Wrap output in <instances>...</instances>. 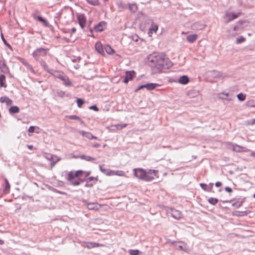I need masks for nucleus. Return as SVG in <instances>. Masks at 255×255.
Masks as SVG:
<instances>
[{"instance_id": "33", "label": "nucleus", "mask_w": 255, "mask_h": 255, "mask_svg": "<svg viewBox=\"0 0 255 255\" xmlns=\"http://www.w3.org/2000/svg\"><path fill=\"white\" fill-rule=\"evenodd\" d=\"M246 105L250 107H255V100H251L247 102Z\"/></svg>"}, {"instance_id": "55", "label": "nucleus", "mask_w": 255, "mask_h": 255, "mask_svg": "<svg viewBox=\"0 0 255 255\" xmlns=\"http://www.w3.org/2000/svg\"><path fill=\"white\" fill-rule=\"evenodd\" d=\"M225 190L226 192L229 193H231L232 191V188L229 187H226Z\"/></svg>"}, {"instance_id": "60", "label": "nucleus", "mask_w": 255, "mask_h": 255, "mask_svg": "<svg viewBox=\"0 0 255 255\" xmlns=\"http://www.w3.org/2000/svg\"><path fill=\"white\" fill-rule=\"evenodd\" d=\"M215 186L217 187H219L220 186H222V183L221 182H217L216 183H215Z\"/></svg>"}, {"instance_id": "53", "label": "nucleus", "mask_w": 255, "mask_h": 255, "mask_svg": "<svg viewBox=\"0 0 255 255\" xmlns=\"http://www.w3.org/2000/svg\"><path fill=\"white\" fill-rule=\"evenodd\" d=\"M35 127L34 126H30L28 130V131L30 133H33L34 131Z\"/></svg>"}, {"instance_id": "39", "label": "nucleus", "mask_w": 255, "mask_h": 255, "mask_svg": "<svg viewBox=\"0 0 255 255\" xmlns=\"http://www.w3.org/2000/svg\"><path fill=\"white\" fill-rule=\"evenodd\" d=\"M86 1L93 5H98L99 4L98 0H86Z\"/></svg>"}, {"instance_id": "27", "label": "nucleus", "mask_w": 255, "mask_h": 255, "mask_svg": "<svg viewBox=\"0 0 255 255\" xmlns=\"http://www.w3.org/2000/svg\"><path fill=\"white\" fill-rule=\"evenodd\" d=\"M40 64L41 66L42 67V68L44 69V70H45L47 72L49 73L50 71L52 70L49 69L48 65H47L46 62L43 60L40 61Z\"/></svg>"}, {"instance_id": "48", "label": "nucleus", "mask_w": 255, "mask_h": 255, "mask_svg": "<svg viewBox=\"0 0 255 255\" xmlns=\"http://www.w3.org/2000/svg\"><path fill=\"white\" fill-rule=\"evenodd\" d=\"M97 246H98V244H96V243H88L87 246V247L88 248H95Z\"/></svg>"}, {"instance_id": "8", "label": "nucleus", "mask_w": 255, "mask_h": 255, "mask_svg": "<svg viewBox=\"0 0 255 255\" xmlns=\"http://www.w3.org/2000/svg\"><path fill=\"white\" fill-rule=\"evenodd\" d=\"M77 19L80 27L83 29L85 27L86 21V16L84 14H78Z\"/></svg>"}, {"instance_id": "35", "label": "nucleus", "mask_w": 255, "mask_h": 255, "mask_svg": "<svg viewBox=\"0 0 255 255\" xmlns=\"http://www.w3.org/2000/svg\"><path fill=\"white\" fill-rule=\"evenodd\" d=\"M140 253V251L138 250H129V254L130 255H139Z\"/></svg>"}, {"instance_id": "10", "label": "nucleus", "mask_w": 255, "mask_h": 255, "mask_svg": "<svg viewBox=\"0 0 255 255\" xmlns=\"http://www.w3.org/2000/svg\"><path fill=\"white\" fill-rule=\"evenodd\" d=\"M85 205L89 210H97L99 209V205L96 202L88 203L84 201Z\"/></svg>"}, {"instance_id": "17", "label": "nucleus", "mask_w": 255, "mask_h": 255, "mask_svg": "<svg viewBox=\"0 0 255 255\" xmlns=\"http://www.w3.org/2000/svg\"><path fill=\"white\" fill-rule=\"evenodd\" d=\"M177 82L182 85H186L188 84L189 82V79L186 75H183L181 76Z\"/></svg>"}, {"instance_id": "22", "label": "nucleus", "mask_w": 255, "mask_h": 255, "mask_svg": "<svg viewBox=\"0 0 255 255\" xmlns=\"http://www.w3.org/2000/svg\"><path fill=\"white\" fill-rule=\"evenodd\" d=\"M198 35L196 34H190L187 36V40L190 43L194 42L197 39Z\"/></svg>"}, {"instance_id": "18", "label": "nucleus", "mask_w": 255, "mask_h": 255, "mask_svg": "<svg viewBox=\"0 0 255 255\" xmlns=\"http://www.w3.org/2000/svg\"><path fill=\"white\" fill-rule=\"evenodd\" d=\"M0 102L1 103H5L7 106L11 105L13 103L12 100L6 96L1 97L0 98Z\"/></svg>"}, {"instance_id": "45", "label": "nucleus", "mask_w": 255, "mask_h": 255, "mask_svg": "<svg viewBox=\"0 0 255 255\" xmlns=\"http://www.w3.org/2000/svg\"><path fill=\"white\" fill-rule=\"evenodd\" d=\"M23 64L27 67L28 70H29L32 73H34V70H33L32 67L29 64H28L26 62L23 63Z\"/></svg>"}, {"instance_id": "23", "label": "nucleus", "mask_w": 255, "mask_h": 255, "mask_svg": "<svg viewBox=\"0 0 255 255\" xmlns=\"http://www.w3.org/2000/svg\"><path fill=\"white\" fill-rule=\"evenodd\" d=\"M8 111L10 114H16L19 112V109L17 106H14L11 107L8 109Z\"/></svg>"}, {"instance_id": "13", "label": "nucleus", "mask_w": 255, "mask_h": 255, "mask_svg": "<svg viewBox=\"0 0 255 255\" xmlns=\"http://www.w3.org/2000/svg\"><path fill=\"white\" fill-rule=\"evenodd\" d=\"M0 69L1 71L4 73H7L9 71L8 67L7 66L4 60H0Z\"/></svg>"}, {"instance_id": "61", "label": "nucleus", "mask_w": 255, "mask_h": 255, "mask_svg": "<svg viewBox=\"0 0 255 255\" xmlns=\"http://www.w3.org/2000/svg\"><path fill=\"white\" fill-rule=\"evenodd\" d=\"M129 7L131 9L135 10L136 9V6L135 4H132L131 5H130Z\"/></svg>"}, {"instance_id": "62", "label": "nucleus", "mask_w": 255, "mask_h": 255, "mask_svg": "<svg viewBox=\"0 0 255 255\" xmlns=\"http://www.w3.org/2000/svg\"><path fill=\"white\" fill-rule=\"evenodd\" d=\"M250 156L252 157H255V152H254L253 151H251Z\"/></svg>"}, {"instance_id": "29", "label": "nucleus", "mask_w": 255, "mask_h": 255, "mask_svg": "<svg viewBox=\"0 0 255 255\" xmlns=\"http://www.w3.org/2000/svg\"><path fill=\"white\" fill-rule=\"evenodd\" d=\"M106 52L109 54H112L114 53V49L109 45H106L104 47Z\"/></svg>"}, {"instance_id": "30", "label": "nucleus", "mask_w": 255, "mask_h": 255, "mask_svg": "<svg viewBox=\"0 0 255 255\" xmlns=\"http://www.w3.org/2000/svg\"><path fill=\"white\" fill-rule=\"evenodd\" d=\"M158 29V25L155 23H152L151 27L149 29L148 34H150L152 31L156 32Z\"/></svg>"}, {"instance_id": "1", "label": "nucleus", "mask_w": 255, "mask_h": 255, "mask_svg": "<svg viewBox=\"0 0 255 255\" xmlns=\"http://www.w3.org/2000/svg\"><path fill=\"white\" fill-rule=\"evenodd\" d=\"M148 61L151 66L156 68L159 71L163 69H168L172 66V63L162 53H154L148 57Z\"/></svg>"}, {"instance_id": "37", "label": "nucleus", "mask_w": 255, "mask_h": 255, "mask_svg": "<svg viewBox=\"0 0 255 255\" xmlns=\"http://www.w3.org/2000/svg\"><path fill=\"white\" fill-rule=\"evenodd\" d=\"M60 160H61V158L59 157H57V158H55V160H54V159H53L52 161H51V163H50L51 167V168L55 166V164L57 162H58V161H59Z\"/></svg>"}, {"instance_id": "2", "label": "nucleus", "mask_w": 255, "mask_h": 255, "mask_svg": "<svg viewBox=\"0 0 255 255\" xmlns=\"http://www.w3.org/2000/svg\"><path fill=\"white\" fill-rule=\"evenodd\" d=\"M48 51L47 48H37L33 52L32 56L35 60L39 61L41 58L47 55Z\"/></svg>"}, {"instance_id": "19", "label": "nucleus", "mask_w": 255, "mask_h": 255, "mask_svg": "<svg viewBox=\"0 0 255 255\" xmlns=\"http://www.w3.org/2000/svg\"><path fill=\"white\" fill-rule=\"evenodd\" d=\"M95 48H96V51L100 54H104V49L103 48L102 44L100 42H98L96 43Z\"/></svg>"}, {"instance_id": "59", "label": "nucleus", "mask_w": 255, "mask_h": 255, "mask_svg": "<svg viewBox=\"0 0 255 255\" xmlns=\"http://www.w3.org/2000/svg\"><path fill=\"white\" fill-rule=\"evenodd\" d=\"M100 143H95L94 144H93L92 146L93 147H95V148H98V147H99L100 146Z\"/></svg>"}, {"instance_id": "9", "label": "nucleus", "mask_w": 255, "mask_h": 255, "mask_svg": "<svg viewBox=\"0 0 255 255\" xmlns=\"http://www.w3.org/2000/svg\"><path fill=\"white\" fill-rule=\"evenodd\" d=\"M82 173H83V171L82 170H78L75 172L70 171L68 174V177L67 178V179L69 181H72L74 178H75L76 177L79 176Z\"/></svg>"}, {"instance_id": "21", "label": "nucleus", "mask_w": 255, "mask_h": 255, "mask_svg": "<svg viewBox=\"0 0 255 255\" xmlns=\"http://www.w3.org/2000/svg\"><path fill=\"white\" fill-rule=\"evenodd\" d=\"M99 168L100 170L105 174L109 176L113 175L114 173L113 170L104 168L102 165H100Z\"/></svg>"}, {"instance_id": "3", "label": "nucleus", "mask_w": 255, "mask_h": 255, "mask_svg": "<svg viewBox=\"0 0 255 255\" xmlns=\"http://www.w3.org/2000/svg\"><path fill=\"white\" fill-rule=\"evenodd\" d=\"M156 176V171L155 170H150L148 172H145L143 180L150 181L154 179V176Z\"/></svg>"}, {"instance_id": "51", "label": "nucleus", "mask_w": 255, "mask_h": 255, "mask_svg": "<svg viewBox=\"0 0 255 255\" xmlns=\"http://www.w3.org/2000/svg\"><path fill=\"white\" fill-rule=\"evenodd\" d=\"M200 187L205 191H208L207 189V185L205 183H200Z\"/></svg>"}, {"instance_id": "36", "label": "nucleus", "mask_w": 255, "mask_h": 255, "mask_svg": "<svg viewBox=\"0 0 255 255\" xmlns=\"http://www.w3.org/2000/svg\"><path fill=\"white\" fill-rule=\"evenodd\" d=\"M37 20L39 21L41 23H42L44 26H48V23L47 21L45 19H44L43 17H42L41 16H40L39 17H37Z\"/></svg>"}, {"instance_id": "4", "label": "nucleus", "mask_w": 255, "mask_h": 255, "mask_svg": "<svg viewBox=\"0 0 255 255\" xmlns=\"http://www.w3.org/2000/svg\"><path fill=\"white\" fill-rule=\"evenodd\" d=\"M146 171L141 168H135L133 169L134 175L141 180H143L145 175Z\"/></svg>"}, {"instance_id": "64", "label": "nucleus", "mask_w": 255, "mask_h": 255, "mask_svg": "<svg viewBox=\"0 0 255 255\" xmlns=\"http://www.w3.org/2000/svg\"><path fill=\"white\" fill-rule=\"evenodd\" d=\"M27 147H28V149L31 150L33 148V146L32 145H27Z\"/></svg>"}, {"instance_id": "44", "label": "nucleus", "mask_w": 255, "mask_h": 255, "mask_svg": "<svg viewBox=\"0 0 255 255\" xmlns=\"http://www.w3.org/2000/svg\"><path fill=\"white\" fill-rule=\"evenodd\" d=\"M5 186L4 188V192H5V193H7L9 191L10 186V184H9L7 180H6V179L5 180Z\"/></svg>"}, {"instance_id": "11", "label": "nucleus", "mask_w": 255, "mask_h": 255, "mask_svg": "<svg viewBox=\"0 0 255 255\" xmlns=\"http://www.w3.org/2000/svg\"><path fill=\"white\" fill-rule=\"evenodd\" d=\"M60 80L62 81V83L66 87H71L72 86V82L71 81L69 77L66 75L64 74L62 78Z\"/></svg>"}, {"instance_id": "49", "label": "nucleus", "mask_w": 255, "mask_h": 255, "mask_svg": "<svg viewBox=\"0 0 255 255\" xmlns=\"http://www.w3.org/2000/svg\"><path fill=\"white\" fill-rule=\"evenodd\" d=\"M245 41V38L243 36H241L236 39V43L237 44H240V43L243 42Z\"/></svg>"}, {"instance_id": "14", "label": "nucleus", "mask_w": 255, "mask_h": 255, "mask_svg": "<svg viewBox=\"0 0 255 255\" xmlns=\"http://www.w3.org/2000/svg\"><path fill=\"white\" fill-rule=\"evenodd\" d=\"M106 23L105 21H101L96 25L94 28L97 32H101L104 30L106 26Z\"/></svg>"}, {"instance_id": "15", "label": "nucleus", "mask_w": 255, "mask_h": 255, "mask_svg": "<svg viewBox=\"0 0 255 255\" xmlns=\"http://www.w3.org/2000/svg\"><path fill=\"white\" fill-rule=\"evenodd\" d=\"M49 73L53 76L54 77L57 78L60 80L61 78H62V76L64 74V73L62 71L54 70L52 69Z\"/></svg>"}, {"instance_id": "6", "label": "nucleus", "mask_w": 255, "mask_h": 255, "mask_svg": "<svg viewBox=\"0 0 255 255\" xmlns=\"http://www.w3.org/2000/svg\"><path fill=\"white\" fill-rule=\"evenodd\" d=\"M157 86H158L157 84L152 83H148L147 84L142 85L139 86L135 90V91L137 92L143 88H146L148 90H153L154 89H155Z\"/></svg>"}, {"instance_id": "24", "label": "nucleus", "mask_w": 255, "mask_h": 255, "mask_svg": "<svg viewBox=\"0 0 255 255\" xmlns=\"http://www.w3.org/2000/svg\"><path fill=\"white\" fill-rule=\"evenodd\" d=\"M5 76L2 74L0 75V86L1 87L6 88L7 87V85L5 83Z\"/></svg>"}, {"instance_id": "58", "label": "nucleus", "mask_w": 255, "mask_h": 255, "mask_svg": "<svg viewBox=\"0 0 255 255\" xmlns=\"http://www.w3.org/2000/svg\"><path fill=\"white\" fill-rule=\"evenodd\" d=\"M80 134H81L83 136H86V134L87 133L86 131H83V130H79V132H78Z\"/></svg>"}, {"instance_id": "43", "label": "nucleus", "mask_w": 255, "mask_h": 255, "mask_svg": "<svg viewBox=\"0 0 255 255\" xmlns=\"http://www.w3.org/2000/svg\"><path fill=\"white\" fill-rule=\"evenodd\" d=\"M84 180H81V179H78L77 180H75L74 181H71V184L74 186H77L79 185L81 182H83Z\"/></svg>"}, {"instance_id": "5", "label": "nucleus", "mask_w": 255, "mask_h": 255, "mask_svg": "<svg viewBox=\"0 0 255 255\" xmlns=\"http://www.w3.org/2000/svg\"><path fill=\"white\" fill-rule=\"evenodd\" d=\"M171 216L176 220H179L182 218L183 216L181 212L174 208H171L169 212Z\"/></svg>"}, {"instance_id": "20", "label": "nucleus", "mask_w": 255, "mask_h": 255, "mask_svg": "<svg viewBox=\"0 0 255 255\" xmlns=\"http://www.w3.org/2000/svg\"><path fill=\"white\" fill-rule=\"evenodd\" d=\"M43 156L45 158L49 160L50 161L53 160L54 158H57L58 157L57 155L46 152H44L43 153Z\"/></svg>"}, {"instance_id": "41", "label": "nucleus", "mask_w": 255, "mask_h": 255, "mask_svg": "<svg viewBox=\"0 0 255 255\" xmlns=\"http://www.w3.org/2000/svg\"><path fill=\"white\" fill-rule=\"evenodd\" d=\"M245 123L247 126L254 125L255 124V119L245 121Z\"/></svg>"}, {"instance_id": "25", "label": "nucleus", "mask_w": 255, "mask_h": 255, "mask_svg": "<svg viewBox=\"0 0 255 255\" xmlns=\"http://www.w3.org/2000/svg\"><path fill=\"white\" fill-rule=\"evenodd\" d=\"M187 94L190 98H193L199 95V93L195 90H191L188 92Z\"/></svg>"}, {"instance_id": "32", "label": "nucleus", "mask_w": 255, "mask_h": 255, "mask_svg": "<svg viewBox=\"0 0 255 255\" xmlns=\"http://www.w3.org/2000/svg\"><path fill=\"white\" fill-rule=\"evenodd\" d=\"M85 137L89 139H98V137L97 136L93 135L91 132H87Z\"/></svg>"}, {"instance_id": "46", "label": "nucleus", "mask_w": 255, "mask_h": 255, "mask_svg": "<svg viewBox=\"0 0 255 255\" xmlns=\"http://www.w3.org/2000/svg\"><path fill=\"white\" fill-rule=\"evenodd\" d=\"M39 11L36 10L32 14V16L34 19L37 20V17H39L40 16L39 15Z\"/></svg>"}, {"instance_id": "28", "label": "nucleus", "mask_w": 255, "mask_h": 255, "mask_svg": "<svg viewBox=\"0 0 255 255\" xmlns=\"http://www.w3.org/2000/svg\"><path fill=\"white\" fill-rule=\"evenodd\" d=\"M79 157L81 159L85 160L86 161H94L95 160L94 158H93L91 156H87V155H82L81 156H79Z\"/></svg>"}, {"instance_id": "34", "label": "nucleus", "mask_w": 255, "mask_h": 255, "mask_svg": "<svg viewBox=\"0 0 255 255\" xmlns=\"http://www.w3.org/2000/svg\"><path fill=\"white\" fill-rule=\"evenodd\" d=\"M212 73V76L214 77H215V78H218V77H220L222 76V74L219 72H218L217 71H212L211 72Z\"/></svg>"}, {"instance_id": "12", "label": "nucleus", "mask_w": 255, "mask_h": 255, "mask_svg": "<svg viewBox=\"0 0 255 255\" xmlns=\"http://www.w3.org/2000/svg\"><path fill=\"white\" fill-rule=\"evenodd\" d=\"M206 26V25L203 24L200 22H196L192 25V28L195 30H200L203 29Z\"/></svg>"}, {"instance_id": "57", "label": "nucleus", "mask_w": 255, "mask_h": 255, "mask_svg": "<svg viewBox=\"0 0 255 255\" xmlns=\"http://www.w3.org/2000/svg\"><path fill=\"white\" fill-rule=\"evenodd\" d=\"M94 179L95 178L94 177H90L87 178L85 180L87 181V182H89L94 180Z\"/></svg>"}, {"instance_id": "26", "label": "nucleus", "mask_w": 255, "mask_h": 255, "mask_svg": "<svg viewBox=\"0 0 255 255\" xmlns=\"http://www.w3.org/2000/svg\"><path fill=\"white\" fill-rule=\"evenodd\" d=\"M245 199H242L241 200L237 201L232 204V206L235 207L236 208H238L242 205Z\"/></svg>"}, {"instance_id": "38", "label": "nucleus", "mask_w": 255, "mask_h": 255, "mask_svg": "<svg viewBox=\"0 0 255 255\" xmlns=\"http://www.w3.org/2000/svg\"><path fill=\"white\" fill-rule=\"evenodd\" d=\"M237 98L239 101H244L246 99V95L240 93L237 95Z\"/></svg>"}, {"instance_id": "7", "label": "nucleus", "mask_w": 255, "mask_h": 255, "mask_svg": "<svg viewBox=\"0 0 255 255\" xmlns=\"http://www.w3.org/2000/svg\"><path fill=\"white\" fill-rule=\"evenodd\" d=\"M134 75L135 72L134 71H127L126 75L124 77L123 82L126 84L128 83L129 80L132 79Z\"/></svg>"}, {"instance_id": "54", "label": "nucleus", "mask_w": 255, "mask_h": 255, "mask_svg": "<svg viewBox=\"0 0 255 255\" xmlns=\"http://www.w3.org/2000/svg\"><path fill=\"white\" fill-rule=\"evenodd\" d=\"M90 109H91V110H94L95 111H98L99 110L98 107H97L96 105H93V106H91L90 107Z\"/></svg>"}, {"instance_id": "42", "label": "nucleus", "mask_w": 255, "mask_h": 255, "mask_svg": "<svg viewBox=\"0 0 255 255\" xmlns=\"http://www.w3.org/2000/svg\"><path fill=\"white\" fill-rule=\"evenodd\" d=\"M113 175H118L120 176H122L124 175V172L123 171L120 170H117V171H113Z\"/></svg>"}, {"instance_id": "50", "label": "nucleus", "mask_w": 255, "mask_h": 255, "mask_svg": "<svg viewBox=\"0 0 255 255\" xmlns=\"http://www.w3.org/2000/svg\"><path fill=\"white\" fill-rule=\"evenodd\" d=\"M77 103L78 106L80 108L84 104V102L82 99H78L77 100Z\"/></svg>"}, {"instance_id": "56", "label": "nucleus", "mask_w": 255, "mask_h": 255, "mask_svg": "<svg viewBox=\"0 0 255 255\" xmlns=\"http://www.w3.org/2000/svg\"><path fill=\"white\" fill-rule=\"evenodd\" d=\"M222 95H225L226 97H228V95H229V94H228V93H222V94H219V98H220V99H225V98H224V97H221V96Z\"/></svg>"}, {"instance_id": "63", "label": "nucleus", "mask_w": 255, "mask_h": 255, "mask_svg": "<svg viewBox=\"0 0 255 255\" xmlns=\"http://www.w3.org/2000/svg\"><path fill=\"white\" fill-rule=\"evenodd\" d=\"M1 39H2V41H3V42L4 43L6 44V41L5 39H4L2 33L1 34Z\"/></svg>"}, {"instance_id": "31", "label": "nucleus", "mask_w": 255, "mask_h": 255, "mask_svg": "<svg viewBox=\"0 0 255 255\" xmlns=\"http://www.w3.org/2000/svg\"><path fill=\"white\" fill-rule=\"evenodd\" d=\"M208 202L213 205H215L218 202V199L215 198H210L208 200Z\"/></svg>"}, {"instance_id": "52", "label": "nucleus", "mask_w": 255, "mask_h": 255, "mask_svg": "<svg viewBox=\"0 0 255 255\" xmlns=\"http://www.w3.org/2000/svg\"><path fill=\"white\" fill-rule=\"evenodd\" d=\"M51 191H52L53 192H55V193H59V194H65V193L63 192H62V191H59L54 188H52L51 189Z\"/></svg>"}, {"instance_id": "16", "label": "nucleus", "mask_w": 255, "mask_h": 255, "mask_svg": "<svg viewBox=\"0 0 255 255\" xmlns=\"http://www.w3.org/2000/svg\"><path fill=\"white\" fill-rule=\"evenodd\" d=\"M240 15V13L236 14L233 13H228L227 12L226 13V17L227 18L226 23H228L231 20L237 18Z\"/></svg>"}, {"instance_id": "47", "label": "nucleus", "mask_w": 255, "mask_h": 255, "mask_svg": "<svg viewBox=\"0 0 255 255\" xmlns=\"http://www.w3.org/2000/svg\"><path fill=\"white\" fill-rule=\"evenodd\" d=\"M68 118L72 120H79L80 121L81 123H83L80 118L76 115L69 116H68Z\"/></svg>"}, {"instance_id": "40", "label": "nucleus", "mask_w": 255, "mask_h": 255, "mask_svg": "<svg viewBox=\"0 0 255 255\" xmlns=\"http://www.w3.org/2000/svg\"><path fill=\"white\" fill-rule=\"evenodd\" d=\"M127 126V124H117L115 126L117 129L120 130Z\"/></svg>"}]
</instances>
